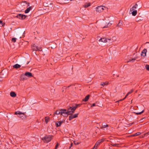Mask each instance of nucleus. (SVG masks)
I'll return each mask as SVG.
<instances>
[{"mask_svg":"<svg viewBox=\"0 0 149 149\" xmlns=\"http://www.w3.org/2000/svg\"><path fill=\"white\" fill-rule=\"evenodd\" d=\"M74 118L73 117V116L72 114H71V116H69V120H71L72 119Z\"/></svg>","mask_w":149,"mask_h":149,"instance_id":"obj_28","label":"nucleus"},{"mask_svg":"<svg viewBox=\"0 0 149 149\" xmlns=\"http://www.w3.org/2000/svg\"><path fill=\"white\" fill-rule=\"evenodd\" d=\"M133 92V90H131L130 91V92H128L127 93V94L128 95L129 94H130L132 93Z\"/></svg>","mask_w":149,"mask_h":149,"instance_id":"obj_36","label":"nucleus"},{"mask_svg":"<svg viewBox=\"0 0 149 149\" xmlns=\"http://www.w3.org/2000/svg\"><path fill=\"white\" fill-rule=\"evenodd\" d=\"M108 84V83L107 82H102L101 83L100 85L104 86L105 85H107Z\"/></svg>","mask_w":149,"mask_h":149,"instance_id":"obj_23","label":"nucleus"},{"mask_svg":"<svg viewBox=\"0 0 149 149\" xmlns=\"http://www.w3.org/2000/svg\"><path fill=\"white\" fill-rule=\"evenodd\" d=\"M16 38H13L12 39V41L13 42H15L16 41Z\"/></svg>","mask_w":149,"mask_h":149,"instance_id":"obj_33","label":"nucleus"},{"mask_svg":"<svg viewBox=\"0 0 149 149\" xmlns=\"http://www.w3.org/2000/svg\"><path fill=\"white\" fill-rule=\"evenodd\" d=\"M120 21H121V20H120L119 21V23L116 26H117L119 27L121 26L122 25V23L120 22Z\"/></svg>","mask_w":149,"mask_h":149,"instance_id":"obj_26","label":"nucleus"},{"mask_svg":"<svg viewBox=\"0 0 149 149\" xmlns=\"http://www.w3.org/2000/svg\"><path fill=\"white\" fill-rule=\"evenodd\" d=\"M149 135V132L145 134L144 135L148 136Z\"/></svg>","mask_w":149,"mask_h":149,"instance_id":"obj_39","label":"nucleus"},{"mask_svg":"<svg viewBox=\"0 0 149 149\" xmlns=\"http://www.w3.org/2000/svg\"><path fill=\"white\" fill-rule=\"evenodd\" d=\"M26 76L25 74H21L20 77V80L22 81H24L26 79Z\"/></svg>","mask_w":149,"mask_h":149,"instance_id":"obj_10","label":"nucleus"},{"mask_svg":"<svg viewBox=\"0 0 149 149\" xmlns=\"http://www.w3.org/2000/svg\"><path fill=\"white\" fill-rule=\"evenodd\" d=\"M21 67V65L18 64H16L15 65H14L13 66V67L14 68L16 69L19 68Z\"/></svg>","mask_w":149,"mask_h":149,"instance_id":"obj_15","label":"nucleus"},{"mask_svg":"<svg viewBox=\"0 0 149 149\" xmlns=\"http://www.w3.org/2000/svg\"><path fill=\"white\" fill-rule=\"evenodd\" d=\"M10 95L13 97H15L16 96V94L14 92L12 91L10 93Z\"/></svg>","mask_w":149,"mask_h":149,"instance_id":"obj_14","label":"nucleus"},{"mask_svg":"<svg viewBox=\"0 0 149 149\" xmlns=\"http://www.w3.org/2000/svg\"><path fill=\"white\" fill-rule=\"evenodd\" d=\"M145 68H146V69L149 71V65H146L145 66Z\"/></svg>","mask_w":149,"mask_h":149,"instance_id":"obj_31","label":"nucleus"},{"mask_svg":"<svg viewBox=\"0 0 149 149\" xmlns=\"http://www.w3.org/2000/svg\"><path fill=\"white\" fill-rule=\"evenodd\" d=\"M104 140V139H101L100 140H98V141H99V142H100L99 143H101L103 142Z\"/></svg>","mask_w":149,"mask_h":149,"instance_id":"obj_34","label":"nucleus"},{"mask_svg":"<svg viewBox=\"0 0 149 149\" xmlns=\"http://www.w3.org/2000/svg\"><path fill=\"white\" fill-rule=\"evenodd\" d=\"M105 7L103 6H100L97 7L96 8V11L97 12L100 13L103 11L104 9V8H105Z\"/></svg>","mask_w":149,"mask_h":149,"instance_id":"obj_5","label":"nucleus"},{"mask_svg":"<svg viewBox=\"0 0 149 149\" xmlns=\"http://www.w3.org/2000/svg\"><path fill=\"white\" fill-rule=\"evenodd\" d=\"M79 104L76 105L75 106L71 107H69L68 108L67 112L69 115L72 114L74 113V111L76 110V109L77 108L78 106H79Z\"/></svg>","mask_w":149,"mask_h":149,"instance_id":"obj_1","label":"nucleus"},{"mask_svg":"<svg viewBox=\"0 0 149 149\" xmlns=\"http://www.w3.org/2000/svg\"><path fill=\"white\" fill-rule=\"evenodd\" d=\"M45 121L47 123L49 120V118L48 117H46L45 118Z\"/></svg>","mask_w":149,"mask_h":149,"instance_id":"obj_24","label":"nucleus"},{"mask_svg":"<svg viewBox=\"0 0 149 149\" xmlns=\"http://www.w3.org/2000/svg\"><path fill=\"white\" fill-rule=\"evenodd\" d=\"M110 40V39H106L104 38H101L99 40V41L101 42L104 43H106L107 42L108 40Z\"/></svg>","mask_w":149,"mask_h":149,"instance_id":"obj_8","label":"nucleus"},{"mask_svg":"<svg viewBox=\"0 0 149 149\" xmlns=\"http://www.w3.org/2000/svg\"><path fill=\"white\" fill-rule=\"evenodd\" d=\"M25 74L26 76H27L29 77H31L33 76L32 74L29 72H26L25 73Z\"/></svg>","mask_w":149,"mask_h":149,"instance_id":"obj_11","label":"nucleus"},{"mask_svg":"<svg viewBox=\"0 0 149 149\" xmlns=\"http://www.w3.org/2000/svg\"><path fill=\"white\" fill-rule=\"evenodd\" d=\"M89 95H87L85 98L83 100V101H85V102H86L89 99Z\"/></svg>","mask_w":149,"mask_h":149,"instance_id":"obj_16","label":"nucleus"},{"mask_svg":"<svg viewBox=\"0 0 149 149\" xmlns=\"http://www.w3.org/2000/svg\"><path fill=\"white\" fill-rule=\"evenodd\" d=\"M141 134V133L140 132H137L136 133L134 134H133L132 135H131L132 136H137Z\"/></svg>","mask_w":149,"mask_h":149,"instance_id":"obj_22","label":"nucleus"},{"mask_svg":"<svg viewBox=\"0 0 149 149\" xmlns=\"http://www.w3.org/2000/svg\"><path fill=\"white\" fill-rule=\"evenodd\" d=\"M147 52V50L146 49H143L141 52V56H143L145 57L146 56V53Z\"/></svg>","mask_w":149,"mask_h":149,"instance_id":"obj_9","label":"nucleus"},{"mask_svg":"<svg viewBox=\"0 0 149 149\" xmlns=\"http://www.w3.org/2000/svg\"><path fill=\"white\" fill-rule=\"evenodd\" d=\"M144 112L143 110L139 112H136L135 113L137 115H140L142 113H143Z\"/></svg>","mask_w":149,"mask_h":149,"instance_id":"obj_30","label":"nucleus"},{"mask_svg":"<svg viewBox=\"0 0 149 149\" xmlns=\"http://www.w3.org/2000/svg\"><path fill=\"white\" fill-rule=\"evenodd\" d=\"M74 144L75 145H78L80 143L77 142V141H74Z\"/></svg>","mask_w":149,"mask_h":149,"instance_id":"obj_35","label":"nucleus"},{"mask_svg":"<svg viewBox=\"0 0 149 149\" xmlns=\"http://www.w3.org/2000/svg\"><path fill=\"white\" fill-rule=\"evenodd\" d=\"M62 123V122L60 121L57 122L56 124V127H58L60 126L61 125Z\"/></svg>","mask_w":149,"mask_h":149,"instance_id":"obj_21","label":"nucleus"},{"mask_svg":"<svg viewBox=\"0 0 149 149\" xmlns=\"http://www.w3.org/2000/svg\"><path fill=\"white\" fill-rule=\"evenodd\" d=\"M95 106V104L94 103H93L92 105L91 106V107H92V106Z\"/></svg>","mask_w":149,"mask_h":149,"instance_id":"obj_43","label":"nucleus"},{"mask_svg":"<svg viewBox=\"0 0 149 149\" xmlns=\"http://www.w3.org/2000/svg\"><path fill=\"white\" fill-rule=\"evenodd\" d=\"M29 62H27L26 63V64H29Z\"/></svg>","mask_w":149,"mask_h":149,"instance_id":"obj_45","label":"nucleus"},{"mask_svg":"<svg viewBox=\"0 0 149 149\" xmlns=\"http://www.w3.org/2000/svg\"><path fill=\"white\" fill-rule=\"evenodd\" d=\"M68 114L67 110L65 109H61V114L65 116Z\"/></svg>","mask_w":149,"mask_h":149,"instance_id":"obj_6","label":"nucleus"},{"mask_svg":"<svg viewBox=\"0 0 149 149\" xmlns=\"http://www.w3.org/2000/svg\"><path fill=\"white\" fill-rule=\"evenodd\" d=\"M128 96V95L127 94L125 96V97L123 100H120V101H121L123 100H124V99H125Z\"/></svg>","mask_w":149,"mask_h":149,"instance_id":"obj_40","label":"nucleus"},{"mask_svg":"<svg viewBox=\"0 0 149 149\" xmlns=\"http://www.w3.org/2000/svg\"><path fill=\"white\" fill-rule=\"evenodd\" d=\"M138 6V5L137 4H136L134 6L130 9V11L131 12L132 11L135 10V9Z\"/></svg>","mask_w":149,"mask_h":149,"instance_id":"obj_13","label":"nucleus"},{"mask_svg":"<svg viewBox=\"0 0 149 149\" xmlns=\"http://www.w3.org/2000/svg\"><path fill=\"white\" fill-rule=\"evenodd\" d=\"M109 125H102V126L101 127V129H102L103 128H106V127H108Z\"/></svg>","mask_w":149,"mask_h":149,"instance_id":"obj_29","label":"nucleus"},{"mask_svg":"<svg viewBox=\"0 0 149 149\" xmlns=\"http://www.w3.org/2000/svg\"><path fill=\"white\" fill-rule=\"evenodd\" d=\"M61 109L60 110H57L54 113V114H61Z\"/></svg>","mask_w":149,"mask_h":149,"instance_id":"obj_18","label":"nucleus"},{"mask_svg":"<svg viewBox=\"0 0 149 149\" xmlns=\"http://www.w3.org/2000/svg\"><path fill=\"white\" fill-rule=\"evenodd\" d=\"M99 142H100L99 141H97V142L96 143H95V145L94 146V147H95L96 148H97V146L100 144V143Z\"/></svg>","mask_w":149,"mask_h":149,"instance_id":"obj_27","label":"nucleus"},{"mask_svg":"<svg viewBox=\"0 0 149 149\" xmlns=\"http://www.w3.org/2000/svg\"><path fill=\"white\" fill-rule=\"evenodd\" d=\"M105 27H103V28H104Z\"/></svg>","mask_w":149,"mask_h":149,"instance_id":"obj_46","label":"nucleus"},{"mask_svg":"<svg viewBox=\"0 0 149 149\" xmlns=\"http://www.w3.org/2000/svg\"><path fill=\"white\" fill-rule=\"evenodd\" d=\"M145 134H144L143 135H142L141 136V137H143L145 136L146 135H144Z\"/></svg>","mask_w":149,"mask_h":149,"instance_id":"obj_44","label":"nucleus"},{"mask_svg":"<svg viewBox=\"0 0 149 149\" xmlns=\"http://www.w3.org/2000/svg\"><path fill=\"white\" fill-rule=\"evenodd\" d=\"M59 146V144L58 143H57L56 145V146H55V149H57V147H58V146Z\"/></svg>","mask_w":149,"mask_h":149,"instance_id":"obj_37","label":"nucleus"},{"mask_svg":"<svg viewBox=\"0 0 149 149\" xmlns=\"http://www.w3.org/2000/svg\"><path fill=\"white\" fill-rule=\"evenodd\" d=\"M29 6V3L26 1H24L21 3L19 7L20 10H23Z\"/></svg>","mask_w":149,"mask_h":149,"instance_id":"obj_2","label":"nucleus"},{"mask_svg":"<svg viewBox=\"0 0 149 149\" xmlns=\"http://www.w3.org/2000/svg\"><path fill=\"white\" fill-rule=\"evenodd\" d=\"M16 17L19 19H24L26 17V16L25 15H22L21 14H18Z\"/></svg>","mask_w":149,"mask_h":149,"instance_id":"obj_7","label":"nucleus"},{"mask_svg":"<svg viewBox=\"0 0 149 149\" xmlns=\"http://www.w3.org/2000/svg\"><path fill=\"white\" fill-rule=\"evenodd\" d=\"M137 57H135L134 58H133L130 61H135Z\"/></svg>","mask_w":149,"mask_h":149,"instance_id":"obj_38","label":"nucleus"},{"mask_svg":"<svg viewBox=\"0 0 149 149\" xmlns=\"http://www.w3.org/2000/svg\"><path fill=\"white\" fill-rule=\"evenodd\" d=\"M31 7H29V8L26 9L25 11V13H28L30 10L31 9Z\"/></svg>","mask_w":149,"mask_h":149,"instance_id":"obj_19","label":"nucleus"},{"mask_svg":"<svg viewBox=\"0 0 149 149\" xmlns=\"http://www.w3.org/2000/svg\"><path fill=\"white\" fill-rule=\"evenodd\" d=\"M78 113H76V114H74V115H72L73 116V117L74 118H77L78 117Z\"/></svg>","mask_w":149,"mask_h":149,"instance_id":"obj_32","label":"nucleus"},{"mask_svg":"<svg viewBox=\"0 0 149 149\" xmlns=\"http://www.w3.org/2000/svg\"><path fill=\"white\" fill-rule=\"evenodd\" d=\"M53 136L51 135L46 136L42 138L45 142L47 143L50 141L52 138Z\"/></svg>","mask_w":149,"mask_h":149,"instance_id":"obj_4","label":"nucleus"},{"mask_svg":"<svg viewBox=\"0 0 149 149\" xmlns=\"http://www.w3.org/2000/svg\"><path fill=\"white\" fill-rule=\"evenodd\" d=\"M15 114L16 115H18V117L22 119H24L26 118V116L23 113L20 111H16L15 113Z\"/></svg>","mask_w":149,"mask_h":149,"instance_id":"obj_3","label":"nucleus"},{"mask_svg":"<svg viewBox=\"0 0 149 149\" xmlns=\"http://www.w3.org/2000/svg\"><path fill=\"white\" fill-rule=\"evenodd\" d=\"M73 145V143H71L70 144V146L69 147V149Z\"/></svg>","mask_w":149,"mask_h":149,"instance_id":"obj_42","label":"nucleus"},{"mask_svg":"<svg viewBox=\"0 0 149 149\" xmlns=\"http://www.w3.org/2000/svg\"><path fill=\"white\" fill-rule=\"evenodd\" d=\"M91 6L90 3H86L84 5H83V7L84 8H87L90 6Z\"/></svg>","mask_w":149,"mask_h":149,"instance_id":"obj_17","label":"nucleus"},{"mask_svg":"<svg viewBox=\"0 0 149 149\" xmlns=\"http://www.w3.org/2000/svg\"><path fill=\"white\" fill-rule=\"evenodd\" d=\"M146 43H149V42H146Z\"/></svg>","mask_w":149,"mask_h":149,"instance_id":"obj_47","label":"nucleus"},{"mask_svg":"<svg viewBox=\"0 0 149 149\" xmlns=\"http://www.w3.org/2000/svg\"><path fill=\"white\" fill-rule=\"evenodd\" d=\"M110 145L113 146H116L117 147H119V145L117 144H113V143H111L110 144Z\"/></svg>","mask_w":149,"mask_h":149,"instance_id":"obj_25","label":"nucleus"},{"mask_svg":"<svg viewBox=\"0 0 149 149\" xmlns=\"http://www.w3.org/2000/svg\"><path fill=\"white\" fill-rule=\"evenodd\" d=\"M32 48L34 51L39 50L40 51L38 47H37L35 44H33V46L32 47Z\"/></svg>","mask_w":149,"mask_h":149,"instance_id":"obj_12","label":"nucleus"},{"mask_svg":"<svg viewBox=\"0 0 149 149\" xmlns=\"http://www.w3.org/2000/svg\"><path fill=\"white\" fill-rule=\"evenodd\" d=\"M132 11V15L133 16H136L137 13V11L136 10H135Z\"/></svg>","mask_w":149,"mask_h":149,"instance_id":"obj_20","label":"nucleus"},{"mask_svg":"<svg viewBox=\"0 0 149 149\" xmlns=\"http://www.w3.org/2000/svg\"><path fill=\"white\" fill-rule=\"evenodd\" d=\"M0 24L2 25V26H3L4 25V24H3L2 21H0Z\"/></svg>","mask_w":149,"mask_h":149,"instance_id":"obj_41","label":"nucleus"}]
</instances>
